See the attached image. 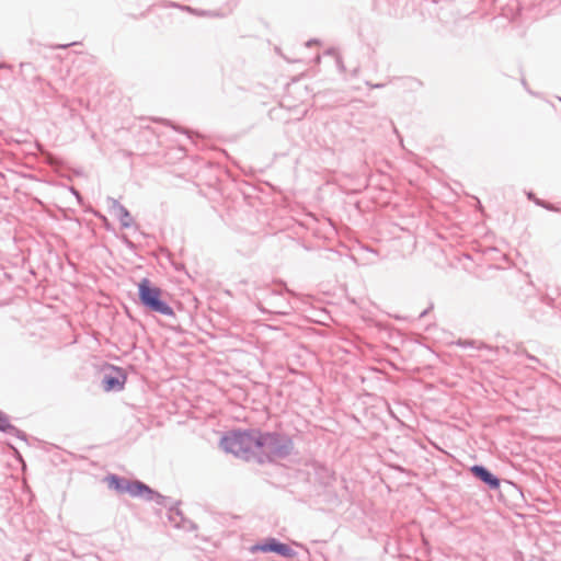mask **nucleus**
<instances>
[{
    "instance_id": "1",
    "label": "nucleus",
    "mask_w": 561,
    "mask_h": 561,
    "mask_svg": "<svg viewBox=\"0 0 561 561\" xmlns=\"http://www.w3.org/2000/svg\"><path fill=\"white\" fill-rule=\"evenodd\" d=\"M260 438L261 430L257 428L234 431L222 436L220 446L227 453L248 459L250 455L260 451Z\"/></svg>"
},
{
    "instance_id": "2",
    "label": "nucleus",
    "mask_w": 561,
    "mask_h": 561,
    "mask_svg": "<svg viewBox=\"0 0 561 561\" xmlns=\"http://www.w3.org/2000/svg\"><path fill=\"white\" fill-rule=\"evenodd\" d=\"M259 442L260 451L265 454L268 460L285 459L289 457L294 450L293 438L282 432H262Z\"/></svg>"
},
{
    "instance_id": "3",
    "label": "nucleus",
    "mask_w": 561,
    "mask_h": 561,
    "mask_svg": "<svg viewBox=\"0 0 561 561\" xmlns=\"http://www.w3.org/2000/svg\"><path fill=\"white\" fill-rule=\"evenodd\" d=\"M138 299L141 306L151 312L168 317L174 316L173 308L162 298L161 288L146 277L138 283Z\"/></svg>"
},
{
    "instance_id": "4",
    "label": "nucleus",
    "mask_w": 561,
    "mask_h": 561,
    "mask_svg": "<svg viewBox=\"0 0 561 561\" xmlns=\"http://www.w3.org/2000/svg\"><path fill=\"white\" fill-rule=\"evenodd\" d=\"M108 489L114 490L118 494L128 493L131 497L141 496V490H145L142 481L129 480L125 477L110 473L104 478Z\"/></svg>"
},
{
    "instance_id": "5",
    "label": "nucleus",
    "mask_w": 561,
    "mask_h": 561,
    "mask_svg": "<svg viewBox=\"0 0 561 561\" xmlns=\"http://www.w3.org/2000/svg\"><path fill=\"white\" fill-rule=\"evenodd\" d=\"M252 553L264 552V553H276L286 559H294L297 552L287 543L279 541L274 537H268L260 542H256L250 548Z\"/></svg>"
},
{
    "instance_id": "6",
    "label": "nucleus",
    "mask_w": 561,
    "mask_h": 561,
    "mask_svg": "<svg viewBox=\"0 0 561 561\" xmlns=\"http://www.w3.org/2000/svg\"><path fill=\"white\" fill-rule=\"evenodd\" d=\"M127 375L121 367L111 365L104 373L102 386L105 391H121L124 389Z\"/></svg>"
},
{
    "instance_id": "7",
    "label": "nucleus",
    "mask_w": 561,
    "mask_h": 561,
    "mask_svg": "<svg viewBox=\"0 0 561 561\" xmlns=\"http://www.w3.org/2000/svg\"><path fill=\"white\" fill-rule=\"evenodd\" d=\"M179 503L175 502L174 504L169 506L168 510V519L169 522L175 527L183 529L185 531L195 530L197 526L190 519H187L183 512L179 508Z\"/></svg>"
},
{
    "instance_id": "8",
    "label": "nucleus",
    "mask_w": 561,
    "mask_h": 561,
    "mask_svg": "<svg viewBox=\"0 0 561 561\" xmlns=\"http://www.w3.org/2000/svg\"><path fill=\"white\" fill-rule=\"evenodd\" d=\"M107 204L111 214L119 220L123 228H130L133 226L134 218L124 205L113 197H107Z\"/></svg>"
},
{
    "instance_id": "9",
    "label": "nucleus",
    "mask_w": 561,
    "mask_h": 561,
    "mask_svg": "<svg viewBox=\"0 0 561 561\" xmlns=\"http://www.w3.org/2000/svg\"><path fill=\"white\" fill-rule=\"evenodd\" d=\"M142 486L145 490H141V496H139V499H144L149 502H154L156 504H158L160 506H164L168 510H169L170 505L174 504V502H172V500L170 497L160 494L159 492L151 489L146 483H144Z\"/></svg>"
},
{
    "instance_id": "10",
    "label": "nucleus",
    "mask_w": 561,
    "mask_h": 561,
    "mask_svg": "<svg viewBox=\"0 0 561 561\" xmlns=\"http://www.w3.org/2000/svg\"><path fill=\"white\" fill-rule=\"evenodd\" d=\"M0 432L13 435L21 440H26V434L11 424L9 416L0 410Z\"/></svg>"
},
{
    "instance_id": "11",
    "label": "nucleus",
    "mask_w": 561,
    "mask_h": 561,
    "mask_svg": "<svg viewBox=\"0 0 561 561\" xmlns=\"http://www.w3.org/2000/svg\"><path fill=\"white\" fill-rule=\"evenodd\" d=\"M471 474L491 488V470L482 465H473L469 468Z\"/></svg>"
},
{
    "instance_id": "12",
    "label": "nucleus",
    "mask_w": 561,
    "mask_h": 561,
    "mask_svg": "<svg viewBox=\"0 0 561 561\" xmlns=\"http://www.w3.org/2000/svg\"><path fill=\"white\" fill-rule=\"evenodd\" d=\"M20 69L25 81H32L34 83L43 81V79L36 75L37 69L32 62H21Z\"/></svg>"
},
{
    "instance_id": "13",
    "label": "nucleus",
    "mask_w": 561,
    "mask_h": 561,
    "mask_svg": "<svg viewBox=\"0 0 561 561\" xmlns=\"http://www.w3.org/2000/svg\"><path fill=\"white\" fill-rule=\"evenodd\" d=\"M122 241L124 242V244H125L127 248H129V249H134V248H135L134 242H133V241H130V240L128 239V237H127V236H123V237H122Z\"/></svg>"
},
{
    "instance_id": "14",
    "label": "nucleus",
    "mask_w": 561,
    "mask_h": 561,
    "mask_svg": "<svg viewBox=\"0 0 561 561\" xmlns=\"http://www.w3.org/2000/svg\"><path fill=\"white\" fill-rule=\"evenodd\" d=\"M366 85L370 89H381L386 87V83H371L369 81H366Z\"/></svg>"
},
{
    "instance_id": "15",
    "label": "nucleus",
    "mask_w": 561,
    "mask_h": 561,
    "mask_svg": "<svg viewBox=\"0 0 561 561\" xmlns=\"http://www.w3.org/2000/svg\"><path fill=\"white\" fill-rule=\"evenodd\" d=\"M185 10L190 11V12H194L198 15H206V12L205 11H197L196 9H192L191 7H184Z\"/></svg>"
},
{
    "instance_id": "16",
    "label": "nucleus",
    "mask_w": 561,
    "mask_h": 561,
    "mask_svg": "<svg viewBox=\"0 0 561 561\" xmlns=\"http://www.w3.org/2000/svg\"><path fill=\"white\" fill-rule=\"evenodd\" d=\"M12 68H13V67H12V65H10V64H7V62H0V70H4V69H7V70H12Z\"/></svg>"
},
{
    "instance_id": "17",
    "label": "nucleus",
    "mask_w": 561,
    "mask_h": 561,
    "mask_svg": "<svg viewBox=\"0 0 561 561\" xmlns=\"http://www.w3.org/2000/svg\"><path fill=\"white\" fill-rule=\"evenodd\" d=\"M459 344L465 346V347L473 346L476 344V341H465V342H460Z\"/></svg>"
},
{
    "instance_id": "18",
    "label": "nucleus",
    "mask_w": 561,
    "mask_h": 561,
    "mask_svg": "<svg viewBox=\"0 0 561 561\" xmlns=\"http://www.w3.org/2000/svg\"><path fill=\"white\" fill-rule=\"evenodd\" d=\"M337 66H339L341 71H343L345 69L341 59H337Z\"/></svg>"
},
{
    "instance_id": "19",
    "label": "nucleus",
    "mask_w": 561,
    "mask_h": 561,
    "mask_svg": "<svg viewBox=\"0 0 561 561\" xmlns=\"http://www.w3.org/2000/svg\"><path fill=\"white\" fill-rule=\"evenodd\" d=\"M71 192L77 196V198H80V193L76 188L71 187Z\"/></svg>"
},
{
    "instance_id": "20",
    "label": "nucleus",
    "mask_w": 561,
    "mask_h": 561,
    "mask_svg": "<svg viewBox=\"0 0 561 561\" xmlns=\"http://www.w3.org/2000/svg\"><path fill=\"white\" fill-rule=\"evenodd\" d=\"M492 484H493V489H494V488H497V485H499V481H497L496 479H494V478H493Z\"/></svg>"
},
{
    "instance_id": "21",
    "label": "nucleus",
    "mask_w": 561,
    "mask_h": 561,
    "mask_svg": "<svg viewBox=\"0 0 561 561\" xmlns=\"http://www.w3.org/2000/svg\"><path fill=\"white\" fill-rule=\"evenodd\" d=\"M169 126L172 127V129H175V130H180V128L175 127L173 124H171V122L168 121L167 123Z\"/></svg>"
},
{
    "instance_id": "22",
    "label": "nucleus",
    "mask_w": 561,
    "mask_h": 561,
    "mask_svg": "<svg viewBox=\"0 0 561 561\" xmlns=\"http://www.w3.org/2000/svg\"><path fill=\"white\" fill-rule=\"evenodd\" d=\"M284 289H285L287 293L293 294V291H291V290H289V288H287L285 285H284Z\"/></svg>"
},
{
    "instance_id": "23",
    "label": "nucleus",
    "mask_w": 561,
    "mask_h": 561,
    "mask_svg": "<svg viewBox=\"0 0 561 561\" xmlns=\"http://www.w3.org/2000/svg\"><path fill=\"white\" fill-rule=\"evenodd\" d=\"M426 313H427V310H424V311L421 313V317H424Z\"/></svg>"
}]
</instances>
